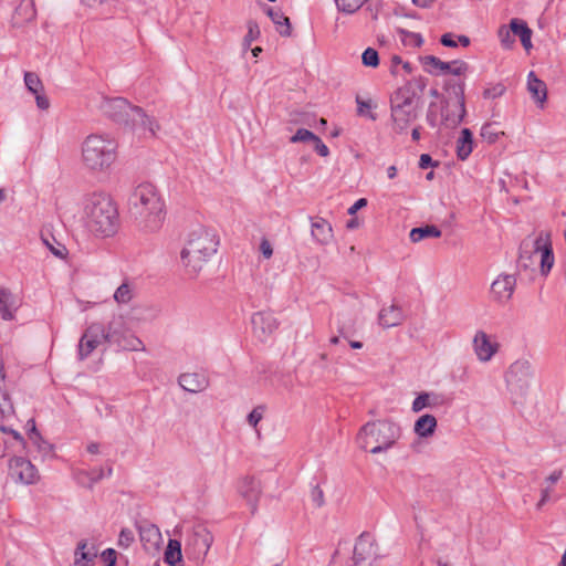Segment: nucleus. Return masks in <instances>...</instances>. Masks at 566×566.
Returning <instances> with one entry per match:
<instances>
[{"label": "nucleus", "mask_w": 566, "mask_h": 566, "mask_svg": "<svg viewBox=\"0 0 566 566\" xmlns=\"http://www.w3.org/2000/svg\"><path fill=\"white\" fill-rule=\"evenodd\" d=\"M128 213L144 233L157 232L164 224L165 202L151 184L138 185L128 199Z\"/></svg>", "instance_id": "nucleus-1"}, {"label": "nucleus", "mask_w": 566, "mask_h": 566, "mask_svg": "<svg viewBox=\"0 0 566 566\" xmlns=\"http://www.w3.org/2000/svg\"><path fill=\"white\" fill-rule=\"evenodd\" d=\"M83 220L85 228L97 238L114 235L119 226L116 205L104 192H93L86 197Z\"/></svg>", "instance_id": "nucleus-2"}, {"label": "nucleus", "mask_w": 566, "mask_h": 566, "mask_svg": "<svg viewBox=\"0 0 566 566\" xmlns=\"http://www.w3.org/2000/svg\"><path fill=\"white\" fill-rule=\"evenodd\" d=\"M99 111L112 120L123 124L133 130L149 132L155 136L158 123L150 118L142 107L133 106L124 97H102Z\"/></svg>", "instance_id": "nucleus-3"}, {"label": "nucleus", "mask_w": 566, "mask_h": 566, "mask_svg": "<svg viewBox=\"0 0 566 566\" xmlns=\"http://www.w3.org/2000/svg\"><path fill=\"white\" fill-rule=\"evenodd\" d=\"M539 255V271L546 276L551 272L555 258L549 231H539L536 238L526 237L520 244L517 269L535 270Z\"/></svg>", "instance_id": "nucleus-4"}, {"label": "nucleus", "mask_w": 566, "mask_h": 566, "mask_svg": "<svg viewBox=\"0 0 566 566\" xmlns=\"http://www.w3.org/2000/svg\"><path fill=\"white\" fill-rule=\"evenodd\" d=\"M117 143L106 135L91 134L82 143V160L92 171H105L116 160Z\"/></svg>", "instance_id": "nucleus-5"}, {"label": "nucleus", "mask_w": 566, "mask_h": 566, "mask_svg": "<svg viewBox=\"0 0 566 566\" xmlns=\"http://www.w3.org/2000/svg\"><path fill=\"white\" fill-rule=\"evenodd\" d=\"M400 427L390 420L367 422L357 434L359 448L380 453L391 448L400 438Z\"/></svg>", "instance_id": "nucleus-6"}, {"label": "nucleus", "mask_w": 566, "mask_h": 566, "mask_svg": "<svg viewBox=\"0 0 566 566\" xmlns=\"http://www.w3.org/2000/svg\"><path fill=\"white\" fill-rule=\"evenodd\" d=\"M391 119L396 133H405L418 117V101L410 85L399 87L390 97Z\"/></svg>", "instance_id": "nucleus-7"}, {"label": "nucleus", "mask_w": 566, "mask_h": 566, "mask_svg": "<svg viewBox=\"0 0 566 566\" xmlns=\"http://www.w3.org/2000/svg\"><path fill=\"white\" fill-rule=\"evenodd\" d=\"M105 343L116 345L124 350H145L143 342L127 327L123 316H115L104 326Z\"/></svg>", "instance_id": "nucleus-8"}, {"label": "nucleus", "mask_w": 566, "mask_h": 566, "mask_svg": "<svg viewBox=\"0 0 566 566\" xmlns=\"http://www.w3.org/2000/svg\"><path fill=\"white\" fill-rule=\"evenodd\" d=\"M534 378V369L532 364L526 359L514 361L506 371L505 379L512 395L523 399Z\"/></svg>", "instance_id": "nucleus-9"}, {"label": "nucleus", "mask_w": 566, "mask_h": 566, "mask_svg": "<svg viewBox=\"0 0 566 566\" xmlns=\"http://www.w3.org/2000/svg\"><path fill=\"white\" fill-rule=\"evenodd\" d=\"M464 82L448 80L444 84V88L450 95H453L457 103L458 112H450L451 97L442 99L441 116L442 122L446 125L455 127L459 125L465 116V97H464Z\"/></svg>", "instance_id": "nucleus-10"}, {"label": "nucleus", "mask_w": 566, "mask_h": 566, "mask_svg": "<svg viewBox=\"0 0 566 566\" xmlns=\"http://www.w3.org/2000/svg\"><path fill=\"white\" fill-rule=\"evenodd\" d=\"M212 542L213 536L210 531L203 525H196L186 538L185 552L189 558L202 563Z\"/></svg>", "instance_id": "nucleus-11"}, {"label": "nucleus", "mask_w": 566, "mask_h": 566, "mask_svg": "<svg viewBox=\"0 0 566 566\" xmlns=\"http://www.w3.org/2000/svg\"><path fill=\"white\" fill-rule=\"evenodd\" d=\"M186 254L190 252H205L206 255H213L217 252L219 240L214 233L198 228L191 231L186 241Z\"/></svg>", "instance_id": "nucleus-12"}, {"label": "nucleus", "mask_w": 566, "mask_h": 566, "mask_svg": "<svg viewBox=\"0 0 566 566\" xmlns=\"http://www.w3.org/2000/svg\"><path fill=\"white\" fill-rule=\"evenodd\" d=\"M8 474L15 483L27 485L34 484L40 479L36 468L30 460L23 457H13L10 459Z\"/></svg>", "instance_id": "nucleus-13"}, {"label": "nucleus", "mask_w": 566, "mask_h": 566, "mask_svg": "<svg viewBox=\"0 0 566 566\" xmlns=\"http://www.w3.org/2000/svg\"><path fill=\"white\" fill-rule=\"evenodd\" d=\"M104 337V325L102 323L90 324L78 342V359H86L102 343L105 342Z\"/></svg>", "instance_id": "nucleus-14"}, {"label": "nucleus", "mask_w": 566, "mask_h": 566, "mask_svg": "<svg viewBox=\"0 0 566 566\" xmlns=\"http://www.w3.org/2000/svg\"><path fill=\"white\" fill-rule=\"evenodd\" d=\"M355 566H376V562L378 559L377 546L373 537L363 533L354 547V556H353Z\"/></svg>", "instance_id": "nucleus-15"}, {"label": "nucleus", "mask_w": 566, "mask_h": 566, "mask_svg": "<svg viewBox=\"0 0 566 566\" xmlns=\"http://www.w3.org/2000/svg\"><path fill=\"white\" fill-rule=\"evenodd\" d=\"M515 287V274H500L491 284L492 297L497 303H507L512 298Z\"/></svg>", "instance_id": "nucleus-16"}, {"label": "nucleus", "mask_w": 566, "mask_h": 566, "mask_svg": "<svg viewBox=\"0 0 566 566\" xmlns=\"http://www.w3.org/2000/svg\"><path fill=\"white\" fill-rule=\"evenodd\" d=\"M136 526L145 551L149 553L157 552L163 542L161 533L158 526L147 520L137 522Z\"/></svg>", "instance_id": "nucleus-17"}, {"label": "nucleus", "mask_w": 566, "mask_h": 566, "mask_svg": "<svg viewBox=\"0 0 566 566\" xmlns=\"http://www.w3.org/2000/svg\"><path fill=\"white\" fill-rule=\"evenodd\" d=\"M251 324L254 335L265 340L279 326L277 319L271 312H258L252 315Z\"/></svg>", "instance_id": "nucleus-18"}, {"label": "nucleus", "mask_w": 566, "mask_h": 566, "mask_svg": "<svg viewBox=\"0 0 566 566\" xmlns=\"http://www.w3.org/2000/svg\"><path fill=\"white\" fill-rule=\"evenodd\" d=\"M238 491L247 501L251 513L254 514L258 510V503L262 494L261 482L253 476H245L239 482Z\"/></svg>", "instance_id": "nucleus-19"}, {"label": "nucleus", "mask_w": 566, "mask_h": 566, "mask_svg": "<svg viewBox=\"0 0 566 566\" xmlns=\"http://www.w3.org/2000/svg\"><path fill=\"white\" fill-rule=\"evenodd\" d=\"M178 384L184 390L197 394L209 387V378L203 373H184L179 376Z\"/></svg>", "instance_id": "nucleus-20"}, {"label": "nucleus", "mask_w": 566, "mask_h": 566, "mask_svg": "<svg viewBox=\"0 0 566 566\" xmlns=\"http://www.w3.org/2000/svg\"><path fill=\"white\" fill-rule=\"evenodd\" d=\"M311 234L321 245L329 244L334 237L331 223L322 217L311 218Z\"/></svg>", "instance_id": "nucleus-21"}, {"label": "nucleus", "mask_w": 566, "mask_h": 566, "mask_svg": "<svg viewBox=\"0 0 566 566\" xmlns=\"http://www.w3.org/2000/svg\"><path fill=\"white\" fill-rule=\"evenodd\" d=\"M212 255L205 252H190L186 254V245L180 252V259L188 274L196 276Z\"/></svg>", "instance_id": "nucleus-22"}, {"label": "nucleus", "mask_w": 566, "mask_h": 566, "mask_svg": "<svg viewBox=\"0 0 566 566\" xmlns=\"http://www.w3.org/2000/svg\"><path fill=\"white\" fill-rule=\"evenodd\" d=\"M6 371L3 364H0V420L1 423L8 421L14 416V407L11 397L4 385Z\"/></svg>", "instance_id": "nucleus-23"}, {"label": "nucleus", "mask_w": 566, "mask_h": 566, "mask_svg": "<svg viewBox=\"0 0 566 566\" xmlns=\"http://www.w3.org/2000/svg\"><path fill=\"white\" fill-rule=\"evenodd\" d=\"M473 346L478 358L481 361H488L496 353V344L490 342L489 336L483 332H476Z\"/></svg>", "instance_id": "nucleus-24"}, {"label": "nucleus", "mask_w": 566, "mask_h": 566, "mask_svg": "<svg viewBox=\"0 0 566 566\" xmlns=\"http://www.w3.org/2000/svg\"><path fill=\"white\" fill-rule=\"evenodd\" d=\"M527 91L535 103L543 108L547 101V86L545 82L539 80L533 71L527 75Z\"/></svg>", "instance_id": "nucleus-25"}, {"label": "nucleus", "mask_w": 566, "mask_h": 566, "mask_svg": "<svg viewBox=\"0 0 566 566\" xmlns=\"http://www.w3.org/2000/svg\"><path fill=\"white\" fill-rule=\"evenodd\" d=\"M403 312L401 307L396 304L382 307L378 314V322L384 328L398 326L403 322Z\"/></svg>", "instance_id": "nucleus-26"}, {"label": "nucleus", "mask_w": 566, "mask_h": 566, "mask_svg": "<svg viewBox=\"0 0 566 566\" xmlns=\"http://www.w3.org/2000/svg\"><path fill=\"white\" fill-rule=\"evenodd\" d=\"M36 11L33 0H21L12 15L14 27H21L35 18Z\"/></svg>", "instance_id": "nucleus-27"}, {"label": "nucleus", "mask_w": 566, "mask_h": 566, "mask_svg": "<svg viewBox=\"0 0 566 566\" xmlns=\"http://www.w3.org/2000/svg\"><path fill=\"white\" fill-rule=\"evenodd\" d=\"M19 305V301L9 290L0 287V315L4 321L14 318Z\"/></svg>", "instance_id": "nucleus-28"}, {"label": "nucleus", "mask_w": 566, "mask_h": 566, "mask_svg": "<svg viewBox=\"0 0 566 566\" xmlns=\"http://www.w3.org/2000/svg\"><path fill=\"white\" fill-rule=\"evenodd\" d=\"M29 423H32V429L28 433L31 443L36 448V451L43 459L52 457L54 451L53 444L43 439L36 429L34 419H29Z\"/></svg>", "instance_id": "nucleus-29"}, {"label": "nucleus", "mask_w": 566, "mask_h": 566, "mask_svg": "<svg viewBox=\"0 0 566 566\" xmlns=\"http://www.w3.org/2000/svg\"><path fill=\"white\" fill-rule=\"evenodd\" d=\"M443 399L434 392H421L412 401L411 409L413 412H420L424 408L436 409L442 406Z\"/></svg>", "instance_id": "nucleus-30"}, {"label": "nucleus", "mask_w": 566, "mask_h": 566, "mask_svg": "<svg viewBox=\"0 0 566 566\" xmlns=\"http://www.w3.org/2000/svg\"><path fill=\"white\" fill-rule=\"evenodd\" d=\"M438 422L434 416L430 413L419 417L413 426L415 433L420 438H429L436 432Z\"/></svg>", "instance_id": "nucleus-31"}, {"label": "nucleus", "mask_w": 566, "mask_h": 566, "mask_svg": "<svg viewBox=\"0 0 566 566\" xmlns=\"http://www.w3.org/2000/svg\"><path fill=\"white\" fill-rule=\"evenodd\" d=\"M473 150V134L469 128H463L457 140V156L460 160H465Z\"/></svg>", "instance_id": "nucleus-32"}, {"label": "nucleus", "mask_w": 566, "mask_h": 566, "mask_svg": "<svg viewBox=\"0 0 566 566\" xmlns=\"http://www.w3.org/2000/svg\"><path fill=\"white\" fill-rule=\"evenodd\" d=\"M266 14L276 27V31L282 36H290L292 34V27L290 19L281 11L269 8Z\"/></svg>", "instance_id": "nucleus-33"}, {"label": "nucleus", "mask_w": 566, "mask_h": 566, "mask_svg": "<svg viewBox=\"0 0 566 566\" xmlns=\"http://www.w3.org/2000/svg\"><path fill=\"white\" fill-rule=\"evenodd\" d=\"M96 556V547L92 545L90 548H87V543L85 541H81L75 549L74 566H90L88 563L92 562Z\"/></svg>", "instance_id": "nucleus-34"}, {"label": "nucleus", "mask_w": 566, "mask_h": 566, "mask_svg": "<svg viewBox=\"0 0 566 566\" xmlns=\"http://www.w3.org/2000/svg\"><path fill=\"white\" fill-rule=\"evenodd\" d=\"M421 61L426 66V71L434 75L447 74L448 70L452 66L450 62H443L433 55H427Z\"/></svg>", "instance_id": "nucleus-35"}, {"label": "nucleus", "mask_w": 566, "mask_h": 566, "mask_svg": "<svg viewBox=\"0 0 566 566\" xmlns=\"http://www.w3.org/2000/svg\"><path fill=\"white\" fill-rule=\"evenodd\" d=\"M441 237V230L432 224H427L424 227H418L411 229L409 233V238L413 243L420 242L423 239L427 238H440Z\"/></svg>", "instance_id": "nucleus-36"}, {"label": "nucleus", "mask_w": 566, "mask_h": 566, "mask_svg": "<svg viewBox=\"0 0 566 566\" xmlns=\"http://www.w3.org/2000/svg\"><path fill=\"white\" fill-rule=\"evenodd\" d=\"M181 545L177 539H169L165 552V562L170 566H182Z\"/></svg>", "instance_id": "nucleus-37"}, {"label": "nucleus", "mask_w": 566, "mask_h": 566, "mask_svg": "<svg viewBox=\"0 0 566 566\" xmlns=\"http://www.w3.org/2000/svg\"><path fill=\"white\" fill-rule=\"evenodd\" d=\"M247 28H248V33L244 35L243 41H242V45H243L244 50L249 49L251 46L252 42L255 41L256 39H259V36L261 34L259 24L254 20H249L247 22Z\"/></svg>", "instance_id": "nucleus-38"}, {"label": "nucleus", "mask_w": 566, "mask_h": 566, "mask_svg": "<svg viewBox=\"0 0 566 566\" xmlns=\"http://www.w3.org/2000/svg\"><path fill=\"white\" fill-rule=\"evenodd\" d=\"M42 241L48 247V249L52 252L53 255L64 259V256L67 253V250L64 244L57 242L54 237L51 235V238H46L44 234H42Z\"/></svg>", "instance_id": "nucleus-39"}, {"label": "nucleus", "mask_w": 566, "mask_h": 566, "mask_svg": "<svg viewBox=\"0 0 566 566\" xmlns=\"http://www.w3.org/2000/svg\"><path fill=\"white\" fill-rule=\"evenodd\" d=\"M133 298V287L128 282L122 283L114 293V300L118 304H126Z\"/></svg>", "instance_id": "nucleus-40"}, {"label": "nucleus", "mask_w": 566, "mask_h": 566, "mask_svg": "<svg viewBox=\"0 0 566 566\" xmlns=\"http://www.w3.org/2000/svg\"><path fill=\"white\" fill-rule=\"evenodd\" d=\"M397 32L400 34L403 44L413 45L420 48L423 43V39L420 33H415L399 28Z\"/></svg>", "instance_id": "nucleus-41"}, {"label": "nucleus", "mask_w": 566, "mask_h": 566, "mask_svg": "<svg viewBox=\"0 0 566 566\" xmlns=\"http://www.w3.org/2000/svg\"><path fill=\"white\" fill-rule=\"evenodd\" d=\"M337 331H338L339 335L332 336L329 338V343L332 345H337L339 343L340 336L343 338H345V339H349L355 334V332H356L354 323H352V324H346V323L338 324Z\"/></svg>", "instance_id": "nucleus-42"}, {"label": "nucleus", "mask_w": 566, "mask_h": 566, "mask_svg": "<svg viewBox=\"0 0 566 566\" xmlns=\"http://www.w3.org/2000/svg\"><path fill=\"white\" fill-rule=\"evenodd\" d=\"M24 83H25L27 88L32 94H38L39 92L43 91V84H42L40 77L33 72L24 73Z\"/></svg>", "instance_id": "nucleus-43"}, {"label": "nucleus", "mask_w": 566, "mask_h": 566, "mask_svg": "<svg viewBox=\"0 0 566 566\" xmlns=\"http://www.w3.org/2000/svg\"><path fill=\"white\" fill-rule=\"evenodd\" d=\"M504 133L495 128L494 123H486L481 128V137L486 140L489 144H493L496 142L500 135Z\"/></svg>", "instance_id": "nucleus-44"}, {"label": "nucleus", "mask_w": 566, "mask_h": 566, "mask_svg": "<svg viewBox=\"0 0 566 566\" xmlns=\"http://www.w3.org/2000/svg\"><path fill=\"white\" fill-rule=\"evenodd\" d=\"M361 62L365 66L377 67L379 65V54L373 48H367L361 54Z\"/></svg>", "instance_id": "nucleus-45"}, {"label": "nucleus", "mask_w": 566, "mask_h": 566, "mask_svg": "<svg viewBox=\"0 0 566 566\" xmlns=\"http://www.w3.org/2000/svg\"><path fill=\"white\" fill-rule=\"evenodd\" d=\"M317 139V135L305 128H298L296 133L291 137L290 142L295 143H307Z\"/></svg>", "instance_id": "nucleus-46"}, {"label": "nucleus", "mask_w": 566, "mask_h": 566, "mask_svg": "<svg viewBox=\"0 0 566 566\" xmlns=\"http://www.w3.org/2000/svg\"><path fill=\"white\" fill-rule=\"evenodd\" d=\"M510 28L512 32L520 39L524 35L532 34V30L528 28L526 22L518 19H512L510 22Z\"/></svg>", "instance_id": "nucleus-47"}, {"label": "nucleus", "mask_w": 566, "mask_h": 566, "mask_svg": "<svg viewBox=\"0 0 566 566\" xmlns=\"http://www.w3.org/2000/svg\"><path fill=\"white\" fill-rule=\"evenodd\" d=\"M506 91V87L502 83L488 87L483 91V97L485 99H494L502 96Z\"/></svg>", "instance_id": "nucleus-48"}, {"label": "nucleus", "mask_w": 566, "mask_h": 566, "mask_svg": "<svg viewBox=\"0 0 566 566\" xmlns=\"http://www.w3.org/2000/svg\"><path fill=\"white\" fill-rule=\"evenodd\" d=\"M134 532L129 528H123L118 536V546L123 548H128L134 542Z\"/></svg>", "instance_id": "nucleus-49"}, {"label": "nucleus", "mask_w": 566, "mask_h": 566, "mask_svg": "<svg viewBox=\"0 0 566 566\" xmlns=\"http://www.w3.org/2000/svg\"><path fill=\"white\" fill-rule=\"evenodd\" d=\"M450 64L452 65L451 69L448 70V73L452 75L460 76L462 74H465L469 70V64L462 60H454L451 61Z\"/></svg>", "instance_id": "nucleus-50"}, {"label": "nucleus", "mask_w": 566, "mask_h": 566, "mask_svg": "<svg viewBox=\"0 0 566 566\" xmlns=\"http://www.w3.org/2000/svg\"><path fill=\"white\" fill-rule=\"evenodd\" d=\"M311 500L314 503V505L317 506V507H321V506L324 505V503H325V501H324V492L319 488L318 484H315V485L312 486Z\"/></svg>", "instance_id": "nucleus-51"}, {"label": "nucleus", "mask_w": 566, "mask_h": 566, "mask_svg": "<svg viewBox=\"0 0 566 566\" xmlns=\"http://www.w3.org/2000/svg\"><path fill=\"white\" fill-rule=\"evenodd\" d=\"M263 410H264V407H256L254 408L248 416V422L250 426L252 427H256L258 423L261 421L262 417H263Z\"/></svg>", "instance_id": "nucleus-52"}, {"label": "nucleus", "mask_w": 566, "mask_h": 566, "mask_svg": "<svg viewBox=\"0 0 566 566\" xmlns=\"http://www.w3.org/2000/svg\"><path fill=\"white\" fill-rule=\"evenodd\" d=\"M440 43L447 48H457L458 46V39L457 35L453 33H444L440 38Z\"/></svg>", "instance_id": "nucleus-53"}, {"label": "nucleus", "mask_w": 566, "mask_h": 566, "mask_svg": "<svg viewBox=\"0 0 566 566\" xmlns=\"http://www.w3.org/2000/svg\"><path fill=\"white\" fill-rule=\"evenodd\" d=\"M101 558L107 565H116L117 554L113 548H107L101 554Z\"/></svg>", "instance_id": "nucleus-54"}, {"label": "nucleus", "mask_w": 566, "mask_h": 566, "mask_svg": "<svg viewBox=\"0 0 566 566\" xmlns=\"http://www.w3.org/2000/svg\"><path fill=\"white\" fill-rule=\"evenodd\" d=\"M315 151L322 156L327 157L329 155L328 147L322 142V139L317 136V139L313 142Z\"/></svg>", "instance_id": "nucleus-55"}, {"label": "nucleus", "mask_w": 566, "mask_h": 566, "mask_svg": "<svg viewBox=\"0 0 566 566\" xmlns=\"http://www.w3.org/2000/svg\"><path fill=\"white\" fill-rule=\"evenodd\" d=\"M438 166L437 161H433L432 157L429 154H422L419 159V167L421 169H427L429 167Z\"/></svg>", "instance_id": "nucleus-56"}, {"label": "nucleus", "mask_w": 566, "mask_h": 566, "mask_svg": "<svg viewBox=\"0 0 566 566\" xmlns=\"http://www.w3.org/2000/svg\"><path fill=\"white\" fill-rule=\"evenodd\" d=\"M433 107H436V103L432 102L429 105L428 112H427V122L431 127H436L438 123V115L436 111H433Z\"/></svg>", "instance_id": "nucleus-57"}, {"label": "nucleus", "mask_w": 566, "mask_h": 566, "mask_svg": "<svg viewBox=\"0 0 566 566\" xmlns=\"http://www.w3.org/2000/svg\"><path fill=\"white\" fill-rule=\"evenodd\" d=\"M34 96H35L36 106L40 109L46 111L50 107V101L42 92L34 94Z\"/></svg>", "instance_id": "nucleus-58"}, {"label": "nucleus", "mask_w": 566, "mask_h": 566, "mask_svg": "<svg viewBox=\"0 0 566 566\" xmlns=\"http://www.w3.org/2000/svg\"><path fill=\"white\" fill-rule=\"evenodd\" d=\"M0 431L3 432V433L11 434L13 437V439L17 440V441L24 442V439L21 436V433L19 431H17V430L10 428V427H7L4 424V422L0 423Z\"/></svg>", "instance_id": "nucleus-59"}, {"label": "nucleus", "mask_w": 566, "mask_h": 566, "mask_svg": "<svg viewBox=\"0 0 566 566\" xmlns=\"http://www.w3.org/2000/svg\"><path fill=\"white\" fill-rule=\"evenodd\" d=\"M260 251L261 253L263 254V256L265 259H270L273 254V249H272V245L271 243L266 240V239H263L260 243Z\"/></svg>", "instance_id": "nucleus-60"}, {"label": "nucleus", "mask_w": 566, "mask_h": 566, "mask_svg": "<svg viewBox=\"0 0 566 566\" xmlns=\"http://www.w3.org/2000/svg\"><path fill=\"white\" fill-rule=\"evenodd\" d=\"M366 206H367V199L360 198L348 209L347 212H348V214H355L359 209H361Z\"/></svg>", "instance_id": "nucleus-61"}, {"label": "nucleus", "mask_w": 566, "mask_h": 566, "mask_svg": "<svg viewBox=\"0 0 566 566\" xmlns=\"http://www.w3.org/2000/svg\"><path fill=\"white\" fill-rule=\"evenodd\" d=\"M104 474H105V473H104V470H103L102 468H99V469H94V470H92V471H91V473H90V479H91V481H92V482H97V481H99L101 479H103Z\"/></svg>", "instance_id": "nucleus-62"}, {"label": "nucleus", "mask_w": 566, "mask_h": 566, "mask_svg": "<svg viewBox=\"0 0 566 566\" xmlns=\"http://www.w3.org/2000/svg\"><path fill=\"white\" fill-rule=\"evenodd\" d=\"M562 478V472L560 471H554L553 473H551L547 479H546V482L549 484V485H553L555 483H557L559 481V479Z\"/></svg>", "instance_id": "nucleus-63"}, {"label": "nucleus", "mask_w": 566, "mask_h": 566, "mask_svg": "<svg viewBox=\"0 0 566 566\" xmlns=\"http://www.w3.org/2000/svg\"><path fill=\"white\" fill-rule=\"evenodd\" d=\"M500 35L502 36V44L505 46V48H510L511 44L514 42V40L511 39V35H510V32L509 31H505V35H503V30L501 29L500 30Z\"/></svg>", "instance_id": "nucleus-64"}]
</instances>
